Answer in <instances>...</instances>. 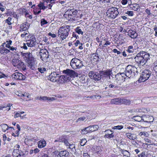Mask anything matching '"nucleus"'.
<instances>
[{"mask_svg": "<svg viewBox=\"0 0 157 157\" xmlns=\"http://www.w3.org/2000/svg\"><path fill=\"white\" fill-rule=\"evenodd\" d=\"M10 52V49L9 50L5 48L4 51V54H3V55H5L7 53H8Z\"/></svg>", "mask_w": 157, "mask_h": 157, "instance_id": "nucleus-62", "label": "nucleus"}, {"mask_svg": "<svg viewBox=\"0 0 157 157\" xmlns=\"http://www.w3.org/2000/svg\"><path fill=\"white\" fill-rule=\"evenodd\" d=\"M20 117H21V115L20 113H15L14 116V117L15 118Z\"/></svg>", "mask_w": 157, "mask_h": 157, "instance_id": "nucleus-61", "label": "nucleus"}, {"mask_svg": "<svg viewBox=\"0 0 157 157\" xmlns=\"http://www.w3.org/2000/svg\"><path fill=\"white\" fill-rule=\"evenodd\" d=\"M136 112L139 113H147V110L143 108H138L136 109Z\"/></svg>", "mask_w": 157, "mask_h": 157, "instance_id": "nucleus-32", "label": "nucleus"}, {"mask_svg": "<svg viewBox=\"0 0 157 157\" xmlns=\"http://www.w3.org/2000/svg\"><path fill=\"white\" fill-rule=\"evenodd\" d=\"M149 54L144 51H141L137 54L135 59L136 62L139 65L143 66L149 59Z\"/></svg>", "mask_w": 157, "mask_h": 157, "instance_id": "nucleus-1", "label": "nucleus"}, {"mask_svg": "<svg viewBox=\"0 0 157 157\" xmlns=\"http://www.w3.org/2000/svg\"><path fill=\"white\" fill-rule=\"evenodd\" d=\"M97 50H96V52L95 54H93V59L94 61H97L99 59V58L98 56V53L97 52Z\"/></svg>", "mask_w": 157, "mask_h": 157, "instance_id": "nucleus-38", "label": "nucleus"}, {"mask_svg": "<svg viewBox=\"0 0 157 157\" xmlns=\"http://www.w3.org/2000/svg\"><path fill=\"white\" fill-rule=\"evenodd\" d=\"M58 155L60 157H70L69 153L66 150L59 152Z\"/></svg>", "mask_w": 157, "mask_h": 157, "instance_id": "nucleus-23", "label": "nucleus"}, {"mask_svg": "<svg viewBox=\"0 0 157 157\" xmlns=\"http://www.w3.org/2000/svg\"><path fill=\"white\" fill-rule=\"evenodd\" d=\"M123 103L126 105L129 104L130 103V101L128 100H123L120 98L112 99L110 101L111 104L112 105H119Z\"/></svg>", "mask_w": 157, "mask_h": 157, "instance_id": "nucleus-10", "label": "nucleus"}, {"mask_svg": "<svg viewBox=\"0 0 157 157\" xmlns=\"http://www.w3.org/2000/svg\"><path fill=\"white\" fill-rule=\"evenodd\" d=\"M1 126L3 132H5L9 129V127L6 124H2L1 125Z\"/></svg>", "mask_w": 157, "mask_h": 157, "instance_id": "nucleus-39", "label": "nucleus"}, {"mask_svg": "<svg viewBox=\"0 0 157 157\" xmlns=\"http://www.w3.org/2000/svg\"><path fill=\"white\" fill-rule=\"evenodd\" d=\"M63 73L65 75V77L70 78V81L71 80V78L74 77L76 75V73L75 71L69 69H67L62 71Z\"/></svg>", "mask_w": 157, "mask_h": 157, "instance_id": "nucleus-13", "label": "nucleus"}, {"mask_svg": "<svg viewBox=\"0 0 157 157\" xmlns=\"http://www.w3.org/2000/svg\"><path fill=\"white\" fill-rule=\"evenodd\" d=\"M70 65L74 69L81 68L83 66V62L76 58H73L71 60Z\"/></svg>", "mask_w": 157, "mask_h": 157, "instance_id": "nucleus-5", "label": "nucleus"}, {"mask_svg": "<svg viewBox=\"0 0 157 157\" xmlns=\"http://www.w3.org/2000/svg\"><path fill=\"white\" fill-rule=\"evenodd\" d=\"M125 13L127 14L129 16H132L133 15L134 13L133 11H127Z\"/></svg>", "mask_w": 157, "mask_h": 157, "instance_id": "nucleus-50", "label": "nucleus"}, {"mask_svg": "<svg viewBox=\"0 0 157 157\" xmlns=\"http://www.w3.org/2000/svg\"><path fill=\"white\" fill-rule=\"evenodd\" d=\"M68 148L71 149V152L75 153L76 151V149L75 148V144H70L67 147Z\"/></svg>", "mask_w": 157, "mask_h": 157, "instance_id": "nucleus-30", "label": "nucleus"}, {"mask_svg": "<svg viewBox=\"0 0 157 157\" xmlns=\"http://www.w3.org/2000/svg\"><path fill=\"white\" fill-rule=\"evenodd\" d=\"M20 12L21 13V14H22V15L25 14L26 15L28 14L27 12V10L25 9H21L20 10Z\"/></svg>", "mask_w": 157, "mask_h": 157, "instance_id": "nucleus-45", "label": "nucleus"}, {"mask_svg": "<svg viewBox=\"0 0 157 157\" xmlns=\"http://www.w3.org/2000/svg\"><path fill=\"white\" fill-rule=\"evenodd\" d=\"M106 16L109 19H114L119 14L118 9L116 7H112L108 9L107 12Z\"/></svg>", "mask_w": 157, "mask_h": 157, "instance_id": "nucleus-4", "label": "nucleus"}, {"mask_svg": "<svg viewBox=\"0 0 157 157\" xmlns=\"http://www.w3.org/2000/svg\"><path fill=\"white\" fill-rule=\"evenodd\" d=\"M38 145L39 148H42L46 146V142L44 140H42L38 142Z\"/></svg>", "mask_w": 157, "mask_h": 157, "instance_id": "nucleus-26", "label": "nucleus"}, {"mask_svg": "<svg viewBox=\"0 0 157 157\" xmlns=\"http://www.w3.org/2000/svg\"><path fill=\"white\" fill-rule=\"evenodd\" d=\"M55 99V98L53 97H48L47 96H43L42 97V100L43 101L48 100L49 101H52Z\"/></svg>", "mask_w": 157, "mask_h": 157, "instance_id": "nucleus-34", "label": "nucleus"}, {"mask_svg": "<svg viewBox=\"0 0 157 157\" xmlns=\"http://www.w3.org/2000/svg\"><path fill=\"white\" fill-rule=\"evenodd\" d=\"M86 142L87 141L86 139H82L80 142V144L81 146H83L85 144Z\"/></svg>", "mask_w": 157, "mask_h": 157, "instance_id": "nucleus-51", "label": "nucleus"}, {"mask_svg": "<svg viewBox=\"0 0 157 157\" xmlns=\"http://www.w3.org/2000/svg\"><path fill=\"white\" fill-rule=\"evenodd\" d=\"M13 78L15 80H24L25 78V76L21 73L16 72L13 74L12 75Z\"/></svg>", "mask_w": 157, "mask_h": 157, "instance_id": "nucleus-15", "label": "nucleus"}, {"mask_svg": "<svg viewBox=\"0 0 157 157\" xmlns=\"http://www.w3.org/2000/svg\"><path fill=\"white\" fill-rule=\"evenodd\" d=\"M133 119L136 121L140 122L142 120H143V118L140 116H134L133 117Z\"/></svg>", "mask_w": 157, "mask_h": 157, "instance_id": "nucleus-43", "label": "nucleus"}, {"mask_svg": "<svg viewBox=\"0 0 157 157\" xmlns=\"http://www.w3.org/2000/svg\"><path fill=\"white\" fill-rule=\"evenodd\" d=\"M10 50L12 51L13 53L15 54H17L18 52V49L16 47H13V46H11L10 48H9Z\"/></svg>", "mask_w": 157, "mask_h": 157, "instance_id": "nucleus-36", "label": "nucleus"}, {"mask_svg": "<svg viewBox=\"0 0 157 157\" xmlns=\"http://www.w3.org/2000/svg\"><path fill=\"white\" fill-rule=\"evenodd\" d=\"M29 24L27 22L25 23L22 24L20 27V32H22L26 31L29 29Z\"/></svg>", "mask_w": 157, "mask_h": 157, "instance_id": "nucleus-20", "label": "nucleus"}, {"mask_svg": "<svg viewBox=\"0 0 157 157\" xmlns=\"http://www.w3.org/2000/svg\"><path fill=\"white\" fill-rule=\"evenodd\" d=\"M111 73V71L107 70L106 71H102L101 73V77H109L110 78V75Z\"/></svg>", "mask_w": 157, "mask_h": 157, "instance_id": "nucleus-22", "label": "nucleus"}, {"mask_svg": "<svg viewBox=\"0 0 157 157\" xmlns=\"http://www.w3.org/2000/svg\"><path fill=\"white\" fill-rule=\"evenodd\" d=\"M20 148V146L16 144L14 146V149L13 152V156L14 157H24L25 156V154H28V151H25V154L24 151H22L19 149Z\"/></svg>", "mask_w": 157, "mask_h": 157, "instance_id": "nucleus-6", "label": "nucleus"}, {"mask_svg": "<svg viewBox=\"0 0 157 157\" xmlns=\"http://www.w3.org/2000/svg\"><path fill=\"white\" fill-rule=\"evenodd\" d=\"M128 5L130 9L133 10L135 11H137L140 8L139 4L134 3L132 4L131 1H130V4H128Z\"/></svg>", "mask_w": 157, "mask_h": 157, "instance_id": "nucleus-21", "label": "nucleus"}, {"mask_svg": "<svg viewBox=\"0 0 157 157\" xmlns=\"http://www.w3.org/2000/svg\"><path fill=\"white\" fill-rule=\"evenodd\" d=\"M122 154L124 155L127 157H129L130 156V154L129 152L127 150H123L122 151Z\"/></svg>", "mask_w": 157, "mask_h": 157, "instance_id": "nucleus-42", "label": "nucleus"}, {"mask_svg": "<svg viewBox=\"0 0 157 157\" xmlns=\"http://www.w3.org/2000/svg\"><path fill=\"white\" fill-rule=\"evenodd\" d=\"M123 128V126L122 125H117L114 126L112 128L114 129H118L120 130Z\"/></svg>", "mask_w": 157, "mask_h": 157, "instance_id": "nucleus-46", "label": "nucleus"}, {"mask_svg": "<svg viewBox=\"0 0 157 157\" xmlns=\"http://www.w3.org/2000/svg\"><path fill=\"white\" fill-rule=\"evenodd\" d=\"M132 134L130 133H128L126 134V136L128 138H129L130 139H133L132 138Z\"/></svg>", "mask_w": 157, "mask_h": 157, "instance_id": "nucleus-56", "label": "nucleus"}, {"mask_svg": "<svg viewBox=\"0 0 157 157\" xmlns=\"http://www.w3.org/2000/svg\"><path fill=\"white\" fill-rule=\"evenodd\" d=\"M137 71V68L135 66L128 65L125 68L124 72L121 73V75L122 77L125 76L128 78H132L135 76Z\"/></svg>", "mask_w": 157, "mask_h": 157, "instance_id": "nucleus-2", "label": "nucleus"}, {"mask_svg": "<svg viewBox=\"0 0 157 157\" xmlns=\"http://www.w3.org/2000/svg\"><path fill=\"white\" fill-rule=\"evenodd\" d=\"M151 75V71L147 70H144L142 73L139 81L140 82L145 81L149 78Z\"/></svg>", "mask_w": 157, "mask_h": 157, "instance_id": "nucleus-8", "label": "nucleus"}, {"mask_svg": "<svg viewBox=\"0 0 157 157\" xmlns=\"http://www.w3.org/2000/svg\"><path fill=\"white\" fill-rule=\"evenodd\" d=\"M63 142L65 145H66L67 146H68L69 145V144H70L69 143L67 140H63Z\"/></svg>", "mask_w": 157, "mask_h": 157, "instance_id": "nucleus-64", "label": "nucleus"}, {"mask_svg": "<svg viewBox=\"0 0 157 157\" xmlns=\"http://www.w3.org/2000/svg\"><path fill=\"white\" fill-rule=\"evenodd\" d=\"M48 23V22L47 21H46L44 19H42L41 20V26L46 24Z\"/></svg>", "mask_w": 157, "mask_h": 157, "instance_id": "nucleus-53", "label": "nucleus"}, {"mask_svg": "<svg viewBox=\"0 0 157 157\" xmlns=\"http://www.w3.org/2000/svg\"><path fill=\"white\" fill-rule=\"evenodd\" d=\"M135 49L134 48L133 46H129L128 47L127 49L126 50L127 53H133Z\"/></svg>", "mask_w": 157, "mask_h": 157, "instance_id": "nucleus-31", "label": "nucleus"}, {"mask_svg": "<svg viewBox=\"0 0 157 157\" xmlns=\"http://www.w3.org/2000/svg\"><path fill=\"white\" fill-rule=\"evenodd\" d=\"M5 48L3 45H2L0 46V54L3 55L4 54V51L5 49Z\"/></svg>", "mask_w": 157, "mask_h": 157, "instance_id": "nucleus-48", "label": "nucleus"}, {"mask_svg": "<svg viewBox=\"0 0 157 157\" xmlns=\"http://www.w3.org/2000/svg\"><path fill=\"white\" fill-rule=\"evenodd\" d=\"M32 60H29L26 61L27 63L28 66L32 69H33V66L34 65V58H33Z\"/></svg>", "mask_w": 157, "mask_h": 157, "instance_id": "nucleus-27", "label": "nucleus"}, {"mask_svg": "<svg viewBox=\"0 0 157 157\" xmlns=\"http://www.w3.org/2000/svg\"><path fill=\"white\" fill-rule=\"evenodd\" d=\"M145 152H143L140 154L138 156L139 157H144L145 155Z\"/></svg>", "mask_w": 157, "mask_h": 157, "instance_id": "nucleus-63", "label": "nucleus"}, {"mask_svg": "<svg viewBox=\"0 0 157 157\" xmlns=\"http://www.w3.org/2000/svg\"><path fill=\"white\" fill-rule=\"evenodd\" d=\"M26 42L27 45L31 47L35 46L37 43L36 38L33 35L28 36V39Z\"/></svg>", "mask_w": 157, "mask_h": 157, "instance_id": "nucleus-11", "label": "nucleus"}, {"mask_svg": "<svg viewBox=\"0 0 157 157\" xmlns=\"http://www.w3.org/2000/svg\"><path fill=\"white\" fill-rule=\"evenodd\" d=\"M69 77L67 78V77H65L64 75H61L60 76H59V77L58 78L56 81V82L58 84H63L69 81Z\"/></svg>", "mask_w": 157, "mask_h": 157, "instance_id": "nucleus-16", "label": "nucleus"}, {"mask_svg": "<svg viewBox=\"0 0 157 157\" xmlns=\"http://www.w3.org/2000/svg\"><path fill=\"white\" fill-rule=\"evenodd\" d=\"M12 63L14 66L17 67V68L22 67L24 65L23 62L17 59H13L12 60Z\"/></svg>", "mask_w": 157, "mask_h": 157, "instance_id": "nucleus-17", "label": "nucleus"}, {"mask_svg": "<svg viewBox=\"0 0 157 157\" xmlns=\"http://www.w3.org/2000/svg\"><path fill=\"white\" fill-rule=\"evenodd\" d=\"M128 33L129 34V36L132 38H136L137 36V33L135 31L130 30L128 31Z\"/></svg>", "mask_w": 157, "mask_h": 157, "instance_id": "nucleus-24", "label": "nucleus"}, {"mask_svg": "<svg viewBox=\"0 0 157 157\" xmlns=\"http://www.w3.org/2000/svg\"><path fill=\"white\" fill-rule=\"evenodd\" d=\"M59 75L58 73L54 71L51 73V74L47 77V78L48 79L52 82H56Z\"/></svg>", "mask_w": 157, "mask_h": 157, "instance_id": "nucleus-14", "label": "nucleus"}, {"mask_svg": "<svg viewBox=\"0 0 157 157\" xmlns=\"http://www.w3.org/2000/svg\"><path fill=\"white\" fill-rule=\"evenodd\" d=\"M89 77L94 81H99L101 78V74L97 72L91 71L89 73Z\"/></svg>", "mask_w": 157, "mask_h": 157, "instance_id": "nucleus-12", "label": "nucleus"}, {"mask_svg": "<svg viewBox=\"0 0 157 157\" xmlns=\"http://www.w3.org/2000/svg\"><path fill=\"white\" fill-rule=\"evenodd\" d=\"M12 19L10 17H9L8 18L5 20V24L6 23L9 25L7 27V28L9 29H11L12 28L11 25L12 22H11Z\"/></svg>", "mask_w": 157, "mask_h": 157, "instance_id": "nucleus-25", "label": "nucleus"}, {"mask_svg": "<svg viewBox=\"0 0 157 157\" xmlns=\"http://www.w3.org/2000/svg\"><path fill=\"white\" fill-rule=\"evenodd\" d=\"M48 35L51 36L52 38H55L56 37V35L55 34L52 33H48Z\"/></svg>", "mask_w": 157, "mask_h": 157, "instance_id": "nucleus-59", "label": "nucleus"}, {"mask_svg": "<svg viewBox=\"0 0 157 157\" xmlns=\"http://www.w3.org/2000/svg\"><path fill=\"white\" fill-rule=\"evenodd\" d=\"M91 132L97 130L99 128L98 126L97 125L89 126Z\"/></svg>", "mask_w": 157, "mask_h": 157, "instance_id": "nucleus-29", "label": "nucleus"}, {"mask_svg": "<svg viewBox=\"0 0 157 157\" xmlns=\"http://www.w3.org/2000/svg\"><path fill=\"white\" fill-rule=\"evenodd\" d=\"M75 31L76 33L80 35H83V31L79 26H78L75 29Z\"/></svg>", "mask_w": 157, "mask_h": 157, "instance_id": "nucleus-35", "label": "nucleus"}, {"mask_svg": "<svg viewBox=\"0 0 157 157\" xmlns=\"http://www.w3.org/2000/svg\"><path fill=\"white\" fill-rule=\"evenodd\" d=\"M39 54L40 58L42 60L45 62L48 61L49 54L46 49L45 48L41 49L39 52Z\"/></svg>", "mask_w": 157, "mask_h": 157, "instance_id": "nucleus-9", "label": "nucleus"}, {"mask_svg": "<svg viewBox=\"0 0 157 157\" xmlns=\"http://www.w3.org/2000/svg\"><path fill=\"white\" fill-rule=\"evenodd\" d=\"M38 70L41 73H43L46 71V69L44 67H40L38 68Z\"/></svg>", "mask_w": 157, "mask_h": 157, "instance_id": "nucleus-47", "label": "nucleus"}, {"mask_svg": "<svg viewBox=\"0 0 157 157\" xmlns=\"http://www.w3.org/2000/svg\"><path fill=\"white\" fill-rule=\"evenodd\" d=\"M38 7L40 8V10L42 9L44 10L47 8V7L44 6V2H40V3L38 5Z\"/></svg>", "mask_w": 157, "mask_h": 157, "instance_id": "nucleus-40", "label": "nucleus"}, {"mask_svg": "<svg viewBox=\"0 0 157 157\" xmlns=\"http://www.w3.org/2000/svg\"><path fill=\"white\" fill-rule=\"evenodd\" d=\"M130 1L128 0H122L121 1V2L122 5H125L128 3V4H130L129 3Z\"/></svg>", "mask_w": 157, "mask_h": 157, "instance_id": "nucleus-49", "label": "nucleus"}, {"mask_svg": "<svg viewBox=\"0 0 157 157\" xmlns=\"http://www.w3.org/2000/svg\"><path fill=\"white\" fill-rule=\"evenodd\" d=\"M15 94L19 97H24L25 96V94H23L17 91L15 93Z\"/></svg>", "mask_w": 157, "mask_h": 157, "instance_id": "nucleus-58", "label": "nucleus"}, {"mask_svg": "<svg viewBox=\"0 0 157 157\" xmlns=\"http://www.w3.org/2000/svg\"><path fill=\"white\" fill-rule=\"evenodd\" d=\"M113 52L115 53H117V55H119L121 53V52L118 51L116 49H114L113 50Z\"/></svg>", "mask_w": 157, "mask_h": 157, "instance_id": "nucleus-60", "label": "nucleus"}, {"mask_svg": "<svg viewBox=\"0 0 157 157\" xmlns=\"http://www.w3.org/2000/svg\"><path fill=\"white\" fill-rule=\"evenodd\" d=\"M109 87L110 88H113V89H117L118 87L117 86H115L113 84H110L109 85Z\"/></svg>", "mask_w": 157, "mask_h": 157, "instance_id": "nucleus-54", "label": "nucleus"}, {"mask_svg": "<svg viewBox=\"0 0 157 157\" xmlns=\"http://www.w3.org/2000/svg\"><path fill=\"white\" fill-rule=\"evenodd\" d=\"M74 44L75 47H77L79 44H81V45L79 46L78 48L80 50H82L83 49L82 46L83 44L82 43H81L79 40H76Z\"/></svg>", "mask_w": 157, "mask_h": 157, "instance_id": "nucleus-28", "label": "nucleus"}, {"mask_svg": "<svg viewBox=\"0 0 157 157\" xmlns=\"http://www.w3.org/2000/svg\"><path fill=\"white\" fill-rule=\"evenodd\" d=\"M90 132H91L89 126L85 128L82 130V133L83 134H85Z\"/></svg>", "mask_w": 157, "mask_h": 157, "instance_id": "nucleus-33", "label": "nucleus"}, {"mask_svg": "<svg viewBox=\"0 0 157 157\" xmlns=\"http://www.w3.org/2000/svg\"><path fill=\"white\" fill-rule=\"evenodd\" d=\"M105 133L104 137L105 138L111 139L113 137V132L112 131L107 129L104 131Z\"/></svg>", "mask_w": 157, "mask_h": 157, "instance_id": "nucleus-18", "label": "nucleus"}, {"mask_svg": "<svg viewBox=\"0 0 157 157\" xmlns=\"http://www.w3.org/2000/svg\"><path fill=\"white\" fill-rule=\"evenodd\" d=\"M139 135L142 137H144L143 136H147L148 135V134L147 132H140L139 133Z\"/></svg>", "mask_w": 157, "mask_h": 157, "instance_id": "nucleus-44", "label": "nucleus"}, {"mask_svg": "<svg viewBox=\"0 0 157 157\" xmlns=\"http://www.w3.org/2000/svg\"><path fill=\"white\" fill-rule=\"evenodd\" d=\"M70 30V26H69L61 27L58 30V36L62 40H64L68 36V33Z\"/></svg>", "mask_w": 157, "mask_h": 157, "instance_id": "nucleus-3", "label": "nucleus"}, {"mask_svg": "<svg viewBox=\"0 0 157 157\" xmlns=\"http://www.w3.org/2000/svg\"><path fill=\"white\" fill-rule=\"evenodd\" d=\"M12 40H7L6 41V44L5 45L6 47L8 48H9L11 47V45L12 44Z\"/></svg>", "mask_w": 157, "mask_h": 157, "instance_id": "nucleus-41", "label": "nucleus"}, {"mask_svg": "<svg viewBox=\"0 0 157 157\" xmlns=\"http://www.w3.org/2000/svg\"><path fill=\"white\" fill-rule=\"evenodd\" d=\"M87 79L88 78L87 77H82V83H86V82L87 81Z\"/></svg>", "mask_w": 157, "mask_h": 157, "instance_id": "nucleus-55", "label": "nucleus"}, {"mask_svg": "<svg viewBox=\"0 0 157 157\" xmlns=\"http://www.w3.org/2000/svg\"><path fill=\"white\" fill-rule=\"evenodd\" d=\"M21 55L24 59L26 61L30 59L32 60V59L33 58L32 57V54L30 52L21 53Z\"/></svg>", "mask_w": 157, "mask_h": 157, "instance_id": "nucleus-19", "label": "nucleus"}, {"mask_svg": "<svg viewBox=\"0 0 157 157\" xmlns=\"http://www.w3.org/2000/svg\"><path fill=\"white\" fill-rule=\"evenodd\" d=\"M78 14V11L75 9H71L68 10L65 13L64 15H67L68 19L69 20L70 19L73 21H76L77 19L76 18V16Z\"/></svg>", "mask_w": 157, "mask_h": 157, "instance_id": "nucleus-7", "label": "nucleus"}, {"mask_svg": "<svg viewBox=\"0 0 157 157\" xmlns=\"http://www.w3.org/2000/svg\"><path fill=\"white\" fill-rule=\"evenodd\" d=\"M29 36L28 35V33L27 32H24L23 33H22L21 35V37H24L25 36Z\"/></svg>", "mask_w": 157, "mask_h": 157, "instance_id": "nucleus-57", "label": "nucleus"}, {"mask_svg": "<svg viewBox=\"0 0 157 157\" xmlns=\"http://www.w3.org/2000/svg\"><path fill=\"white\" fill-rule=\"evenodd\" d=\"M153 120L154 118L152 116L148 117L146 120L144 118L143 119V121L146 122H153Z\"/></svg>", "mask_w": 157, "mask_h": 157, "instance_id": "nucleus-37", "label": "nucleus"}, {"mask_svg": "<svg viewBox=\"0 0 157 157\" xmlns=\"http://www.w3.org/2000/svg\"><path fill=\"white\" fill-rule=\"evenodd\" d=\"M104 40L106 42L104 44L103 47H105L106 46L109 45L111 43L108 40H106L105 38L104 39Z\"/></svg>", "mask_w": 157, "mask_h": 157, "instance_id": "nucleus-52", "label": "nucleus"}]
</instances>
